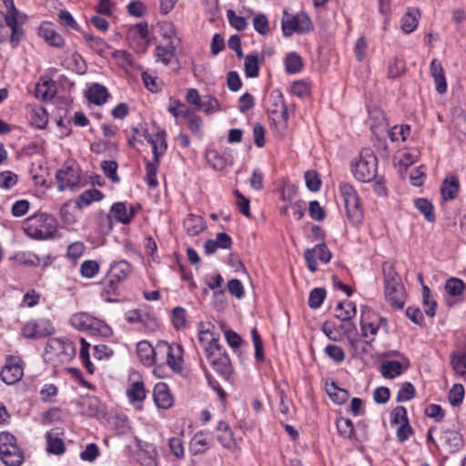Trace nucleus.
Returning <instances> with one entry per match:
<instances>
[{
    "instance_id": "nucleus-64",
    "label": "nucleus",
    "mask_w": 466,
    "mask_h": 466,
    "mask_svg": "<svg viewBox=\"0 0 466 466\" xmlns=\"http://www.w3.org/2000/svg\"><path fill=\"white\" fill-rule=\"evenodd\" d=\"M325 353L334 361L342 362L345 359L343 350L337 345L329 344L325 348Z\"/></svg>"
},
{
    "instance_id": "nucleus-48",
    "label": "nucleus",
    "mask_w": 466,
    "mask_h": 466,
    "mask_svg": "<svg viewBox=\"0 0 466 466\" xmlns=\"http://www.w3.org/2000/svg\"><path fill=\"white\" fill-rule=\"evenodd\" d=\"M339 434L345 438L350 439L354 433L353 423L350 419L339 418L336 422Z\"/></svg>"
},
{
    "instance_id": "nucleus-13",
    "label": "nucleus",
    "mask_w": 466,
    "mask_h": 466,
    "mask_svg": "<svg viewBox=\"0 0 466 466\" xmlns=\"http://www.w3.org/2000/svg\"><path fill=\"white\" fill-rule=\"evenodd\" d=\"M54 350L64 355L65 360H70L76 354V347L67 339H50L46 346V351Z\"/></svg>"
},
{
    "instance_id": "nucleus-62",
    "label": "nucleus",
    "mask_w": 466,
    "mask_h": 466,
    "mask_svg": "<svg viewBox=\"0 0 466 466\" xmlns=\"http://www.w3.org/2000/svg\"><path fill=\"white\" fill-rule=\"evenodd\" d=\"M291 93L300 98L309 96V86L303 80L295 81L291 86Z\"/></svg>"
},
{
    "instance_id": "nucleus-59",
    "label": "nucleus",
    "mask_w": 466,
    "mask_h": 466,
    "mask_svg": "<svg viewBox=\"0 0 466 466\" xmlns=\"http://www.w3.org/2000/svg\"><path fill=\"white\" fill-rule=\"evenodd\" d=\"M12 34V25L10 21L5 19L4 12L0 10V44L10 41Z\"/></svg>"
},
{
    "instance_id": "nucleus-22",
    "label": "nucleus",
    "mask_w": 466,
    "mask_h": 466,
    "mask_svg": "<svg viewBox=\"0 0 466 466\" xmlns=\"http://www.w3.org/2000/svg\"><path fill=\"white\" fill-rule=\"evenodd\" d=\"M157 346L153 348L148 341L142 340L137 345V353L140 360L146 365H152L155 358L158 356Z\"/></svg>"
},
{
    "instance_id": "nucleus-35",
    "label": "nucleus",
    "mask_w": 466,
    "mask_h": 466,
    "mask_svg": "<svg viewBox=\"0 0 466 466\" xmlns=\"http://www.w3.org/2000/svg\"><path fill=\"white\" fill-rule=\"evenodd\" d=\"M83 36L89 47L99 56H103L108 49H110V46L99 36H95L88 33H84Z\"/></svg>"
},
{
    "instance_id": "nucleus-50",
    "label": "nucleus",
    "mask_w": 466,
    "mask_h": 466,
    "mask_svg": "<svg viewBox=\"0 0 466 466\" xmlns=\"http://www.w3.org/2000/svg\"><path fill=\"white\" fill-rule=\"evenodd\" d=\"M182 113L183 117H185L188 122L187 127L190 129V131L196 135H198L200 133V128L202 125V120L200 116H197L190 110H185L182 111Z\"/></svg>"
},
{
    "instance_id": "nucleus-26",
    "label": "nucleus",
    "mask_w": 466,
    "mask_h": 466,
    "mask_svg": "<svg viewBox=\"0 0 466 466\" xmlns=\"http://www.w3.org/2000/svg\"><path fill=\"white\" fill-rule=\"evenodd\" d=\"M55 87V82L51 78H42V82L35 86V95L43 100L52 98L56 93Z\"/></svg>"
},
{
    "instance_id": "nucleus-28",
    "label": "nucleus",
    "mask_w": 466,
    "mask_h": 466,
    "mask_svg": "<svg viewBox=\"0 0 466 466\" xmlns=\"http://www.w3.org/2000/svg\"><path fill=\"white\" fill-rule=\"evenodd\" d=\"M103 193L96 188L84 191L76 200V207L81 209L91 205L93 202L99 201L103 198Z\"/></svg>"
},
{
    "instance_id": "nucleus-54",
    "label": "nucleus",
    "mask_w": 466,
    "mask_h": 466,
    "mask_svg": "<svg viewBox=\"0 0 466 466\" xmlns=\"http://www.w3.org/2000/svg\"><path fill=\"white\" fill-rule=\"evenodd\" d=\"M430 289L427 286L422 288V299L424 312L429 317H434L436 313L437 303L435 300H430Z\"/></svg>"
},
{
    "instance_id": "nucleus-55",
    "label": "nucleus",
    "mask_w": 466,
    "mask_h": 466,
    "mask_svg": "<svg viewBox=\"0 0 466 466\" xmlns=\"http://www.w3.org/2000/svg\"><path fill=\"white\" fill-rule=\"evenodd\" d=\"M251 337L255 347V359L258 362H261L264 360L263 342L256 328L251 329Z\"/></svg>"
},
{
    "instance_id": "nucleus-61",
    "label": "nucleus",
    "mask_w": 466,
    "mask_h": 466,
    "mask_svg": "<svg viewBox=\"0 0 466 466\" xmlns=\"http://www.w3.org/2000/svg\"><path fill=\"white\" fill-rule=\"evenodd\" d=\"M227 18L229 25L238 31H242L247 27V21L244 17L238 16L232 9L227 11Z\"/></svg>"
},
{
    "instance_id": "nucleus-17",
    "label": "nucleus",
    "mask_w": 466,
    "mask_h": 466,
    "mask_svg": "<svg viewBox=\"0 0 466 466\" xmlns=\"http://www.w3.org/2000/svg\"><path fill=\"white\" fill-rule=\"evenodd\" d=\"M39 35L46 40L48 45L55 47H62L65 45V40L59 35L50 23H43L38 29Z\"/></svg>"
},
{
    "instance_id": "nucleus-18",
    "label": "nucleus",
    "mask_w": 466,
    "mask_h": 466,
    "mask_svg": "<svg viewBox=\"0 0 466 466\" xmlns=\"http://www.w3.org/2000/svg\"><path fill=\"white\" fill-rule=\"evenodd\" d=\"M27 16L19 12L15 17H11V25H12V34L10 35V44L12 47H16L25 34V31L22 25L25 23Z\"/></svg>"
},
{
    "instance_id": "nucleus-14",
    "label": "nucleus",
    "mask_w": 466,
    "mask_h": 466,
    "mask_svg": "<svg viewBox=\"0 0 466 466\" xmlns=\"http://www.w3.org/2000/svg\"><path fill=\"white\" fill-rule=\"evenodd\" d=\"M131 269V265L126 260H121L112 265L108 276V286L110 289L112 290L116 289L117 284L130 274Z\"/></svg>"
},
{
    "instance_id": "nucleus-2",
    "label": "nucleus",
    "mask_w": 466,
    "mask_h": 466,
    "mask_svg": "<svg viewBox=\"0 0 466 466\" xmlns=\"http://www.w3.org/2000/svg\"><path fill=\"white\" fill-rule=\"evenodd\" d=\"M385 298L391 306L402 309L405 303V290L393 267L383 268Z\"/></svg>"
},
{
    "instance_id": "nucleus-8",
    "label": "nucleus",
    "mask_w": 466,
    "mask_h": 466,
    "mask_svg": "<svg viewBox=\"0 0 466 466\" xmlns=\"http://www.w3.org/2000/svg\"><path fill=\"white\" fill-rule=\"evenodd\" d=\"M158 137L161 140L160 152H158L157 141L154 140L149 135H146V139L152 146V151H153V155H154L153 160L147 161V165H146L147 181V185L150 187H155L158 185V182L157 179V166L159 164L160 157L167 150L166 139H164L163 137H161V136H159Z\"/></svg>"
},
{
    "instance_id": "nucleus-7",
    "label": "nucleus",
    "mask_w": 466,
    "mask_h": 466,
    "mask_svg": "<svg viewBox=\"0 0 466 466\" xmlns=\"http://www.w3.org/2000/svg\"><path fill=\"white\" fill-rule=\"evenodd\" d=\"M57 189L64 191L66 188H73L78 186L81 179V170L73 162H66V165L56 173Z\"/></svg>"
},
{
    "instance_id": "nucleus-43",
    "label": "nucleus",
    "mask_w": 466,
    "mask_h": 466,
    "mask_svg": "<svg viewBox=\"0 0 466 466\" xmlns=\"http://www.w3.org/2000/svg\"><path fill=\"white\" fill-rule=\"evenodd\" d=\"M207 159L209 165L216 170H223L228 166L227 158L219 155L217 150H209L207 153Z\"/></svg>"
},
{
    "instance_id": "nucleus-20",
    "label": "nucleus",
    "mask_w": 466,
    "mask_h": 466,
    "mask_svg": "<svg viewBox=\"0 0 466 466\" xmlns=\"http://www.w3.org/2000/svg\"><path fill=\"white\" fill-rule=\"evenodd\" d=\"M460 188V183L457 177L447 176L441 186V194L444 200H452L457 198Z\"/></svg>"
},
{
    "instance_id": "nucleus-47",
    "label": "nucleus",
    "mask_w": 466,
    "mask_h": 466,
    "mask_svg": "<svg viewBox=\"0 0 466 466\" xmlns=\"http://www.w3.org/2000/svg\"><path fill=\"white\" fill-rule=\"evenodd\" d=\"M405 71V62L397 57L389 62L388 66V77L397 78L400 76Z\"/></svg>"
},
{
    "instance_id": "nucleus-49",
    "label": "nucleus",
    "mask_w": 466,
    "mask_h": 466,
    "mask_svg": "<svg viewBox=\"0 0 466 466\" xmlns=\"http://www.w3.org/2000/svg\"><path fill=\"white\" fill-rule=\"evenodd\" d=\"M305 183L307 188L311 192H317L321 186V179L319 175L315 170H308L305 173Z\"/></svg>"
},
{
    "instance_id": "nucleus-38",
    "label": "nucleus",
    "mask_w": 466,
    "mask_h": 466,
    "mask_svg": "<svg viewBox=\"0 0 466 466\" xmlns=\"http://www.w3.org/2000/svg\"><path fill=\"white\" fill-rule=\"evenodd\" d=\"M451 365L456 373L466 376V351L451 353Z\"/></svg>"
},
{
    "instance_id": "nucleus-58",
    "label": "nucleus",
    "mask_w": 466,
    "mask_h": 466,
    "mask_svg": "<svg viewBox=\"0 0 466 466\" xmlns=\"http://www.w3.org/2000/svg\"><path fill=\"white\" fill-rule=\"evenodd\" d=\"M254 29L260 35H266L269 32V25L267 16L258 14L253 18Z\"/></svg>"
},
{
    "instance_id": "nucleus-29",
    "label": "nucleus",
    "mask_w": 466,
    "mask_h": 466,
    "mask_svg": "<svg viewBox=\"0 0 466 466\" xmlns=\"http://www.w3.org/2000/svg\"><path fill=\"white\" fill-rule=\"evenodd\" d=\"M206 356L209 363L212 365L222 357L228 356L225 350L218 344V338H212L208 346H205Z\"/></svg>"
},
{
    "instance_id": "nucleus-23",
    "label": "nucleus",
    "mask_w": 466,
    "mask_h": 466,
    "mask_svg": "<svg viewBox=\"0 0 466 466\" xmlns=\"http://www.w3.org/2000/svg\"><path fill=\"white\" fill-rule=\"evenodd\" d=\"M264 63V56L258 54L248 55L245 57L244 70L247 77H257L259 74L261 65Z\"/></svg>"
},
{
    "instance_id": "nucleus-56",
    "label": "nucleus",
    "mask_w": 466,
    "mask_h": 466,
    "mask_svg": "<svg viewBox=\"0 0 466 466\" xmlns=\"http://www.w3.org/2000/svg\"><path fill=\"white\" fill-rule=\"evenodd\" d=\"M415 396V388L410 382H404L396 398L397 402H404L410 400Z\"/></svg>"
},
{
    "instance_id": "nucleus-36",
    "label": "nucleus",
    "mask_w": 466,
    "mask_h": 466,
    "mask_svg": "<svg viewBox=\"0 0 466 466\" xmlns=\"http://www.w3.org/2000/svg\"><path fill=\"white\" fill-rule=\"evenodd\" d=\"M208 447V441L201 431L196 433L189 443V451L193 455L204 453Z\"/></svg>"
},
{
    "instance_id": "nucleus-21",
    "label": "nucleus",
    "mask_w": 466,
    "mask_h": 466,
    "mask_svg": "<svg viewBox=\"0 0 466 466\" xmlns=\"http://www.w3.org/2000/svg\"><path fill=\"white\" fill-rule=\"evenodd\" d=\"M137 446L143 455L140 458L143 466H157V451L153 444L138 441Z\"/></svg>"
},
{
    "instance_id": "nucleus-46",
    "label": "nucleus",
    "mask_w": 466,
    "mask_h": 466,
    "mask_svg": "<svg viewBox=\"0 0 466 466\" xmlns=\"http://www.w3.org/2000/svg\"><path fill=\"white\" fill-rule=\"evenodd\" d=\"M117 167H118V165L114 160L101 162V168H102L104 174L106 175V177H108L114 183H118L120 181V178L116 172Z\"/></svg>"
},
{
    "instance_id": "nucleus-57",
    "label": "nucleus",
    "mask_w": 466,
    "mask_h": 466,
    "mask_svg": "<svg viewBox=\"0 0 466 466\" xmlns=\"http://www.w3.org/2000/svg\"><path fill=\"white\" fill-rule=\"evenodd\" d=\"M464 397V388L461 384H454L449 392V400L453 407L459 406Z\"/></svg>"
},
{
    "instance_id": "nucleus-60",
    "label": "nucleus",
    "mask_w": 466,
    "mask_h": 466,
    "mask_svg": "<svg viewBox=\"0 0 466 466\" xmlns=\"http://www.w3.org/2000/svg\"><path fill=\"white\" fill-rule=\"evenodd\" d=\"M99 270V264L96 260H86L82 263L80 272L83 277L91 279Z\"/></svg>"
},
{
    "instance_id": "nucleus-39",
    "label": "nucleus",
    "mask_w": 466,
    "mask_h": 466,
    "mask_svg": "<svg viewBox=\"0 0 466 466\" xmlns=\"http://www.w3.org/2000/svg\"><path fill=\"white\" fill-rule=\"evenodd\" d=\"M213 369L219 374L223 379L228 380L233 372V368L228 356L222 357L220 360L216 361L211 365Z\"/></svg>"
},
{
    "instance_id": "nucleus-5",
    "label": "nucleus",
    "mask_w": 466,
    "mask_h": 466,
    "mask_svg": "<svg viewBox=\"0 0 466 466\" xmlns=\"http://www.w3.org/2000/svg\"><path fill=\"white\" fill-rule=\"evenodd\" d=\"M0 458L6 466H20L24 461V453L10 432L0 433Z\"/></svg>"
},
{
    "instance_id": "nucleus-41",
    "label": "nucleus",
    "mask_w": 466,
    "mask_h": 466,
    "mask_svg": "<svg viewBox=\"0 0 466 466\" xmlns=\"http://www.w3.org/2000/svg\"><path fill=\"white\" fill-rule=\"evenodd\" d=\"M47 451L52 454L61 455L65 452V443L62 439L53 437L50 432L46 433Z\"/></svg>"
},
{
    "instance_id": "nucleus-12",
    "label": "nucleus",
    "mask_w": 466,
    "mask_h": 466,
    "mask_svg": "<svg viewBox=\"0 0 466 466\" xmlns=\"http://www.w3.org/2000/svg\"><path fill=\"white\" fill-rule=\"evenodd\" d=\"M315 256L318 257L321 262L328 263L331 258V252L328 249L325 243L318 244L312 248L306 249L304 258L307 262L308 268L311 272H315L318 268Z\"/></svg>"
},
{
    "instance_id": "nucleus-34",
    "label": "nucleus",
    "mask_w": 466,
    "mask_h": 466,
    "mask_svg": "<svg viewBox=\"0 0 466 466\" xmlns=\"http://www.w3.org/2000/svg\"><path fill=\"white\" fill-rule=\"evenodd\" d=\"M403 371L402 364L398 360H388L381 364L380 373L385 379H394Z\"/></svg>"
},
{
    "instance_id": "nucleus-11",
    "label": "nucleus",
    "mask_w": 466,
    "mask_h": 466,
    "mask_svg": "<svg viewBox=\"0 0 466 466\" xmlns=\"http://www.w3.org/2000/svg\"><path fill=\"white\" fill-rule=\"evenodd\" d=\"M1 380L7 385H13L23 377L21 360L15 357H9L0 372Z\"/></svg>"
},
{
    "instance_id": "nucleus-16",
    "label": "nucleus",
    "mask_w": 466,
    "mask_h": 466,
    "mask_svg": "<svg viewBox=\"0 0 466 466\" xmlns=\"http://www.w3.org/2000/svg\"><path fill=\"white\" fill-rule=\"evenodd\" d=\"M153 399L155 404L161 409H168L173 404V398L168 390L167 385L164 382H158L155 385Z\"/></svg>"
},
{
    "instance_id": "nucleus-45",
    "label": "nucleus",
    "mask_w": 466,
    "mask_h": 466,
    "mask_svg": "<svg viewBox=\"0 0 466 466\" xmlns=\"http://www.w3.org/2000/svg\"><path fill=\"white\" fill-rule=\"evenodd\" d=\"M465 285L462 280L457 278H451L445 283L446 292L452 297L461 295Z\"/></svg>"
},
{
    "instance_id": "nucleus-19",
    "label": "nucleus",
    "mask_w": 466,
    "mask_h": 466,
    "mask_svg": "<svg viewBox=\"0 0 466 466\" xmlns=\"http://www.w3.org/2000/svg\"><path fill=\"white\" fill-rule=\"evenodd\" d=\"M146 390L143 381H135L131 383L130 387L127 390V396L131 404L137 409H142V403L146 399Z\"/></svg>"
},
{
    "instance_id": "nucleus-37",
    "label": "nucleus",
    "mask_w": 466,
    "mask_h": 466,
    "mask_svg": "<svg viewBox=\"0 0 466 466\" xmlns=\"http://www.w3.org/2000/svg\"><path fill=\"white\" fill-rule=\"evenodd\" d=\"M184 228L190 236H197L204 229V223L201 217L189 215L184 221Z\"/></svg>"
},
{
    "instance_id": "nucleus-31",
    "label": "nucleus",
    "mask_w": 466,
    "mask_h": 466,
    "mask_svg": "<svg viewBox=\"0 0 466 466\" xmlns=\"http://www.w3.org/2000/svg\"><path fill=\"white\" fill-rule=\"evenodd\" d=\"M158 355H164L166 356V361L167 364L173 370H176L177 367H179V362L181 360V357L176 358L173 353V348L172 346L166 342L161 341L157 344V351Z\"/></svg>"
},
{
    "instance_id": "nucleus-40",
    "label": "nucleus",
    "mask_w": 466,
    "mask_h": 466,
    "mask_svg": "<svg viewBox=\"0 0 466 466\" xmlns=\"http://www.w3.org/2000/svg\"><path fill=\"white\" fill-rule=\"evenodd\" d=\"M303 63L300 56L297 53H289L285 58V68L289 74H296L302 68Z\"/></svg>"
},
{
    "instance_id": "nucleus-52",
    "label": "nucleus",
    "mask_w": 466,
    "mask_h": 466,
    "mask_svg": "<svg viewBox=\"0 0 466 466\" xmlns=\"http://www.w3.org/2000/svg\"><path fill=\"white\" fill-rule=\"evenodd\" d=\"M417 11L416 12H408L401 18V29L409 34L414 31L418 25V18H417Z\"/></svg>"
},
{
    "instance_id": "nucleus-15",
    "label": "nucleus",
    "mask_w": 466,
    "mask_h": 466,
    "mask_svg": "<svg viewBox=\"0 0 466 466\" xmlns=\"http://www.w3.org/2000/svg\"><path fill=\"white\" fill-rule=\"evenodd\" d=\"M440 440L442 446L451 453L460 451L463 446L462 435L455 430L442 431Z\"/></svg>"
},
{
    "instance_id": "nucleus-63",
    "label": "nucleus",
    "mask_w": 466,
    "mask_h": 466,
    "mask_svg": "<svg viewBox=\"0 0 466 466\" xmlns=\"http://www.w3.org/2000/svg\"><path fill=\"white\" fill-rule=\"evenodd\" d=\"M59 22L66 28L78 30V25L72 15L66 10H60L57 14Z\"/></svg>"
},
{
    "instance_id": "nucleus-9",
    "label": "nucleus",
    "mask_w": 466,
    "mask_h": 466,
    "mask_svg": "<svg viewBox=\"0 0 466 466\" xmlns=\"http://www.w3.org/2000/svg\"><path fill=\"white\" fill-rule=\"evenodd\" d=\"M310 29L311 22L308 15L303 12L291 16H288L282 20V31L283 35L286 36H289L293 33H306Z\"/></svg>"
},
{
    "instance_id": "nucleus-3",
    "label": "nucleus",
    "mask_w": 466,
    "mask_h": 466,
    "mask_svg": "<svg viewBox=\"0 0 466 466\" xmlns=\"http://www.w3.org/2000/svg\"><path fill=\"white\" fill-rule=\"evenodd\" d=\"M339 192L343 198L349 220L354 226H359L363 219V211L357 191L350 184L343 182L339 184Z\"/></svg>"
},
{
    "instance_id": "nucleus-1",
    "label": "nucleus",
    "mask_w": 466,
    "mask_h": 466,
    "mask_svg": "<svg viewBox=\"0 0 466 466\" xmlns=\"http://www.w3.org/2000/svg\"><path fill=\"white\" fill-rule=\"evenodd\" d=\"M23 228L32 238L46 239L56 232V220L53 216L45 213L35 214L25 220Z\"/></svg>"
},
{
    "instance_id": "nucleus-10",
    "label": "nucleus",
    "mask_w": 466,
    "mask_h": 466,
    "mask_svg": "<svg viewBox=\"0 0 466 466\" xmlns=\"http://www.w3.org/2000/svg\"><path fill=\"white\" fill-rule=\"evenodd\" d=\"M55 328L46 319L31 320L22 329V334L28 339H39L53 334Z\"/></svg>"
},
{
    "instance_id": "nucleus-44",
    "label": "nucleus",
    "mask_w": 466,
    "mask_h": 466,
    "mask_svg": "<svg viewBox=\"0 0 466 466\" xmlns=\"http://www.w3.org/2000/svg\"><path fill=\"white\" fill-rule=\"evenodd\" d=\"M326 298V290L322 288H315L313 289L309 296V307L310 309H319L323 303Z\"/></svg>"
},
{
    "instance_id": "nucleus-6",
    "label": "nucleus",
    "mask_w": 466,
    "mask_h": 466,
    "mask_svg": "<svg viewBox=\"0 0 466 466\" xmlns=\"http://www.w3.org/2000/svg\"><path fill=\"white\" fill-rule=\"evenodd\" d=\"M69 323L75 329L81 331H87L92 335L99 334L106 336L110 331V328L105 322L85 312H78L72 315Z\"/></svg>"
},
{
    "instance_id": "nucleus-27",
    "label": "nucleus",
    "mask_w": 466,
    "mask_h": 466,
    "mask_svg": "<svg viewBox=\"0 0 466 466\" xmlns=\"http://www.w3.org/2000/svg\"><path fill=\"white\" fill-rule=\"evenodd\" d=\"M326 392L330 400L337 404L345 403L350 397L349 391L339 388L334 381L326 383Z\"/></svg>"
},
{
    "instance_id": "nucleus-33",
    "label": "nucleus",
    "mask_w": 466,
    "mask_h": 466,
    "mask_svg": "<svg viewBox=\"0 0 466 466\" xmlns=\"http://www.w3.org/2000/svg\"><path fill=\"white\" fill-rule=\"evenodd\" d=\"M415 208L424 216L425 220L433 223L436 220L434 207L427 198H420L414 201Z\"/></svg>"
},
{
    "instance_id": "nucleus-25",
    "label": "nucleus",
    "mask_w": 466,
    "mask_h": 466,
    "mask_svg": "<svg viewBox=\"0 0 466 466\" xmlns=\"http://www.w3.org/2000/svg\"><path fill=\"white\" fill-rule=\"evenodd\" d=\"M87 99L97 106H101L106 103L108 93L106 88L100 84H93L87 90Z\"/></svg>"
},
{
    "instance_id": "nucleus-32",
    "label": "nucleus",
    "mask_w": 466,
    "mask_h": 466,
    "mask_svg": "<svg viewBox=\"0 0 466 466\" xmlns=\"http://www.w3.org/2000/svg\"><path fill=\"white\" fill-rule=\"evenodd\" d=\"M335 317L342 321H349L356 315V305L351 301L339 302Z\"/></svg>"
},
{
    "instance_id": "nucleus-51",
    "label": "nucleus",
    "mask_w": 466,
    "mask_h": 466,
    "mask_svg": "<svg viewBox=\"0 0 466 466\" xmlns=\"http://www.w3.org/2000/svg\"><path fill=\"white\" fill-rule=\"evenodd\" d=\"M218 441L226 449L234 451L237 447L236 441L231 429H228L217 435Z\"/></svg>"
},
{
    "instance_id": "nucleus-42",
    "label": "nucleus",
    "mask_w": 466,
    "mask_h": 466,
    "mask_svg": "<svg viewBox=\"0 0 466 466\" xmlns=\"http://www.w3.org/2000/svg\"><path fill=\"white\" fill-rule=\"evenodd\" d=\"M111 213L114 218L123 224L130 223V215H128L127 208L125 203L116 202L111 207Z\"/></svg>"
},
{
    "instance_id": "nucleus-4",
    "label": "nucleus",
    "mask_w": 466,
    "mask_h": 466,
    "mask_svg": "<svg viewBox=\"0 0 466 466\" xmlns=\"http://www.w3.org/2000/svg\"><path fill=\"white\" fill-rule=\"evenodd\" d=\"M378 160L370 149H363L360 154V159L352 166V173L356 179L367 183L377 176Z\"/></svg>"
},
{
    "instance_id": "nucleus-53",
    "label": "nucleus",
    "mask_w": 466,
    "mask_h": 466,
    "mask_svg": "<svg viewBox=\"0 0 466 466\" xmlns=\"http://www.w3.org/2000/svg\"><path fill=\"white\" fill-rule=\"evenodd\" d=\"M18 182V177L12 171L6 170L0 172V187L8 190Z\"/></svg>"
},
{
    "instance_id": "nucleus-30",
    "label": "nucleus",
    "mask_w": 466,
    "mask_h": 466,
    "mask_svg": "<svg viewBox=\"0 0 466 466\" xmlns=\"http://www.w3.org/2000/svg\"><path fill=\"white\" fill-rule=\"evenodd\" d=\"M175 46L172 41L167 42L165 45H158L155 50V56L157 61H161L165 65H168L175 55Z\"/></svg>"
},
{
    "instance_id": "nucleus-24",
    "label": "nucleus",
    "mask_w": 466,
    "mask_h": 466,
    "mask_svg": "<svg viewBox=\"0 0 466 466\" xmlns=\"http://www.w3.org/2000/svg\"><path fill=\"white\" fill-rule=\"evenodd\" d=\"M431 74L434 78L436 84V90L439 94H443L447 91V83L444 76L443 68L441 63L433 59L430 66Z\"/></svg>"
}]
</instances>
